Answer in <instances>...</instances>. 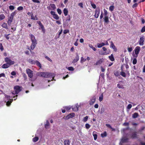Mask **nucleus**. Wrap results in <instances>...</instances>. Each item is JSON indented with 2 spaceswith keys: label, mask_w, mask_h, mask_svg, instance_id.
Instances as JSON below:
<instances>
[{
  "label": "nucleus",
  "mask_w": 145,
  "mask_h": 145,
  "mask_svg": "<svg viewBox=\"0 0 145 145\" xmlns=\"http://www.w3.org/2000/svg\"><path fill=\"white\" fill-rule=\"evenodd\" d=\"M16 11H14V12H12L10 15V17H12L13 18L14 16L16 14Z\"/></svg>",
  "instance_id": "obj_38"
},
{
  "label": "nucleus",
  "mask_w": 145,
  "mask_h": 145,
  "mask_svg": "<svg viewBox=\"0 0 145 145\" xmlns=\"http://www.w3.org/2000/svg\"><path fill=\"white\" fill-rule=\"evenodd\" d=\"M28 61L29 63L31 64H35V61L31 59H29Z\"/></svg>",
  "instance_id": "obj_29"
},
{
  "label": "nucleus",
  "mask_w": 145,
  "mask_h": 145,
  "mask_svg": "<svg viewBox=\"0 0 145 145\" xmlns=\"http://www.w3.org/2000/svg\"><path fill=\"white\" fill-rule=\"evenodd\" d=\"M63 12L65 16H66L68 14V10L66 8H65L63 9Z\"/></svg>",
  "instance_id": "obj_28"
},
{
  "label": "nucleus",
  "mask_w": 145,
  "mask_h": 145,
  "mask_svg": "<svg viewBox=\"0 0 145 145\" xmlns=\"http://www.w3.org/2000/svg\"><path fill=\"white\" fill-rule=\"evenodd\" d=\"M128 139V138L126 137L122 138L120 142V145H122V143L126 142L127 141Z\"/></svg>",
  "instance_id": "obj_12"
},
{
  "label": "nucleus",
  "mask_w": 145,
  "mask_h": 145,
  "mask_svg": "<svg viewBox=\"0 0 145 145\" xmlns=\"http://www.w3.org/2000/svg\"><path fill=\"white\" fill-rule=\"evenodd\" d=\"M9 9L11 10H13L14 9V7L12 5H10L9 6Z\"/></svg>",
  "instance_id": "obj_49"
},
{
  "label": "nucleus",
  "mask_w": 145,
  "mask_h": 145,
  "mask_svg": "<svg viewBox=\"0 0 145 145\" xmlns=\"http://www.w3.org/2000/svg\"><path fill=\"white\" fill-rule=\"evenodd\" d=\"M13 18L10 16L8 18V20L7 22V24L9 25H10L12 22Z\"/></svg>",
  "instance_id": "obj_18"
},
{
  "label": "nucleus",
  "mask_w": 145,
  "mask_h": 145,
  "mask_svg": "<svg viewBox=\"0 0 145 145\" xmlns=\"http://www.w3.org/2000/svg\"><path fill=\"white\" fill-rule=\"evenodd\" d=\"M85 127L87 129H89L91 127V125L88 123H86L85 125Z\"/></svg>",
  "instance_id": "obj_44"
},
{
  "label": "nucleus",
  "mask_w": 145,
  "mask_h": 145,
  "mask_svg": "<svg viewBox=\"0 0 145 145\" xmlns=\"http://www.w3.org/2000/svg\"><path fill=\"white\" fill-rule=\"evenodd\" d=\"M5 61L10 66L14 64L15 63L14 61H12L8 57H5Z\"/></svg>",
  "instance_id": "obj_4"
},
{
  "label": "nucleus",
  "mask_w": 145,
  "mask_h": 145,
  "mask_svg": "<svg viewBox=\"0 0 145 145\" xmlns=\"http://www.w3.org/2000/svg\"><path fill=\"white\" fill-rule=\"evenodd\" d=\"M22 86L17 85L14 87V89L15 91H22Z\"/></svg>",
  "instance_id": "obj_9"
},
{
  "label": "nucleus",
  "mask_w": 145,
  "mask_h": 145,
  "mask_svg": "<svg viewBox=\"0 0 145 145\" xmlns=\"http://www.w3.org/2000/svg\"><path fill=\"white\" fill-rule=\"evenodd\" d=\"M45 58L47 60H48L50 62H52V60L47 56H46L45 57Z\"/></svg>",
  "instance_id": "obj_61"
},
{
  "label": "nucleus",
  "mask_w": 145,
  "mask_h": 145,
  "mask_svg": "<svg viewBox=\"0 0 145 145\" xmlns=\"http://www.w3.org/2000/svg\"><path fill=\"white\" fill-rule=\"evenodd\" d=\"M138 116V114L137 113H135L133 114L132 117L133 118H137Z\"/></svg>",
  "instance_id": "obj_26"
},
{
  "label": "nucleus",
  "mask_w": 145,
  "mask_h": 145,
  "mask_svg": "<svg viewBox=\"0 0 145 145\" xmlns=\"http://www.w3.org/2000/svg\"><path fill=\"white\" fill-rule=\"evenodd\" d=\"M68 69L70 71H73L74 68L72 67H69L68 68Z\"/></svg>",
  "instance_id": "obj_50"
},
{
  "label": "nucleus",
  "mask_w": 145,
  "mask_h": 145,
  "mask_svg": "<svg viewBox=\"0 0 145 145\" xmlns=\"http://www.w3.org/2000/svg\"><path fill=\"white\" fill-rule=\"evenodd\" d=\"M110 43L111 44L110 45V47L112 48L114 51H116L117 50V48L114 44L113 42L112 41H111Z\"/></svg>",
  "instance_id": "obj_16"
},
{
  "label": "nucleus",
  "mask_w": 145,
  "mask_h": 145,
  "mask_svg": "<svg viewBox=\"0 0 145 145\" xmlns=\"http://www.w3.org/2000/svg\"><path fill=\"white\" fill-rule=\"evenodd\" d=\"M144 36L141 37L139 40V44L140 45L142 46L144 44Z\"/></svg>",
  "instance_id": "obj_15"
},
{
  "label": "nucleus",
  "mask_w": 145,
  "mask_h": 145,
  "mask_svg": "<svg viewBox=\"0 0 145 145\" xmlns=\"http://www.w3.org/2000/svg\"><path fill=\"white\" fill-rule=\"evenodd\" d=\"M114 75L117 77L120 76V72L118 71H114Z\"/></svg>",
  "instance_id": "obj_27"
},
{
  "label": "nucleus",
  "mask_w": 145,
  "mask_h": 145,
  "mask_svg": "<svg viewBox=\"0 0 145 145\" xmlns=\"http://www.w3.org/2000/svg\"><path fill=\"white\" fill-rule=\"evenodd\" d=\"M96 100V98L95 96H93L89 101V104L90 105H93L95 102Z\"/></svg>",
  "instance_id": "obj_13"
},
{
  "label": "nucleus",
  "mask_w": 145,
  "mask_h": 145,
  "mask_svg": "<svg viewBox=\"0 0 145 145\" xmlns=\"http://www.w3.org/2000/svg\"><path fill=\"white\" fill-rule=\"evenodd\" d=\"M32 1L34 3H39L40 2L38 0H32Z\"/></svg>",
  "instance_id": "obj_63"
},
{
  "label": "nucleus",
  "mask_w": 145,
  "mask_h": 145,
  "mask_svg": "<svg viewBox=\"0 0 145 145\" xmlns=\"http://www.w3.org/2000/svg\"><path fill=\"white\" fill-rule=\"evenodd\" d=\"M35 64L37 65V66L39 67L40 68H41V65L38 61L37 60L35 61Z\"/></svg>",
  "instance_id": "obj_24"
},
{
  "label": "nucleus",
  "mask_w": 145,
  "mask_h": 145,
  "mask_svg": "<svg viewBox=\"0 0 145 145\" xmlns=\"http://www.w3.org/2000/svg\"><path fill=\"white\" fill-rule=\"evenodd\" d=\"M88 116H87L85 117L83 119V121L84 122H86V121L88 120Z\"/></svg>",
  "instance_id": "obj_51"
},
{
  "label": "nucleus",
  "mask_w": 145,
  "mask_h": 145,
  "mask_svg": "<svg viewBox=\"0 0 145 145\" xmlns=\"http://www.w3.org/2000/svg\"><path fill=\"white\" fill-rule=\"evenodd\" d=\"M107 136V133L106 132H105L104 133L101 134V136L102 137H106Z\"/></svg>",
  "instance_id": "obj_40"
},
{
  "label": "nucleus",
  "mask_w": 145,
  "mask_h": 145,
  "mask_svg": "<svg viewBox=\"0 0 145 145\" xmlns=\"http://www.w3.org/2000/svg\"><path fill=\"white\" fill-rule=\"evenodd\" d=\"M95 14L94 15V16L95 18H97L99 17L100 12V9L99 8H97V9L95 10Z\"/></svg>",
  "instance_id": "obj_7"
},
{
  "label": "nucleus",
  "mask_w": 145,
  "mask_h": 145,
  "mask_svg": "<svg viewBox=\"0 0 145 145\" xmlns=\"http://www.w3.org/2000/svg\"><path fill=\"white\" fill-rule=\"evenodd\" d=\"M132 105L131 104H129L127 106V108L128 109H130L132 107Z\"/></svg>",
  "instance_id": "obj_57"
},
{
  "label": "nucleus",
  "mask_w": 145,
  "mask_h": 145,
  "mask_svg": "<svg viewBox=\"0 0 145 145\" xmlns=\"http://www.w3.org/2000/svg\"><path fill=\"white\" fill-rule=\"evenodd\" d=\"M75 114L74 113H71L69 114L67 116L65 117L66 120H68L70 118H72L74 117Z\"/></svg>",
  "instance_id": "obj_10"
},
{
  "label": "nucleus",
  "mask_w": 145,
  "mask_h": 145,
  "mask_svg": "<svg viewBox=\"0 0 145 145\" xmlns=\"http://www.w3.org/2000/svg\"><path fill=\"white\" fill-rule=\"evenodd\" d=\"M121 72L120 74L123 77H125L126 74L123 71V69L122 67H121Z\"/></svg>",
  "instance_id": "obj_22"
},
{
  "label": "nucleus",
  "mask_w": 145,
  "mask_h": 145,
  "mask_svg": "<svg viewBox=\"0 0 145 145\" xmlns=\"http://www.w3.org/2000/svg\"><path fill=\"white\" fill-rule=\"evenodd\" d=\"M103 99V94L102 93L99 97V100L100 102H101Z\"/></svg>",
  "instance_id": "obj_36"
},
{
  "label": "nucleus",
  "mask_w": 145,
  "mask_h": 145,
  "mask_svg": "<svg viewBox=\"0 0 145 145\" xmlns=\"http://www.w3.org/2000/svg\"><path fill=\"white\" fill-rule=\"evenodd\" d=\"M108 58L111 61H114V58L113 54H111L110 56H109Z\"/></svg>",
  "instance_id": "obj_23"
},
{
  "label": "nucleus",
  "mask_w": 145,
  "mask_h": 145,
  "mask_svg": "<svg viewBox=\"0 0 145 145\" xmlns=\"http://www.w3.org/2000/svg\"><path fill=\"white\" fill-rule=\"evenodd\" d=\"M140 48L139 46H137L135 50V52L136 55H138L140 50Z\"/></svg>",
  "instance_id": "obj_14"
},
{
  "label": "nucleus",
  "mask_w": 145,
  "mask_h": 145,
  "mask_svg": "<svg viewBox=\"0 0 145 145\" xmlns=\"http://www.w3.org/2000/svg\"><path fill=\"white\" fill-rule=\"evenodd\" d=\"M10 35V34H8L7 35H5V37L8 40L9 39V37L8 36V35Z\"/></svg>",
  "instance_id": "obj_62"
},
{
  "label": "nucleus",
  "mask_w": 145,
  "mask_h": 145,
  "mask_svg": "<svg viewBox=\"0 0 145 145\" xmlns=\"http://www.w3.org/2000/svg\"><path fill=\"white\" fill-rule=\"evenodd\" d=\"M79 106L77 104L73 105L72 106V108L73 110L74 111H77L78 110Z\"/></svg>",
  "instance_id": "obj_11"
},
{
  "label": "nucleus",
  "mask_w": 145,
  "mask_h": 145,
  "mask_svg": "<svg viewBox=\"0 0 145 145\" xmlns=\"http://www.w3.org/2000/svg\"><path fill=\"white\" fill-rule=\"evenodd\" d=\"M23 9V8L22 6H20L17 8V10L19 11L22 10Z\"/></svg>",
  "instance_id": "obj_53"
},
{
  "label": "nucleus",
  "mask_w": 145,
  "mask_h": 145,
  "mask_svg": "<svg viewBox=\"0 0 145 145\" xmlns=\"http://www.w3.org/2000/svg\"><path fill=\"white\" fill-rule=\"evenodd\" d=\"M105 22L106 24H108L109 22L108 17V16H105L104 18Z\"/></svg>",
  "instance_id": "obj_25"
},
{
  "label": "nucleus",
  "mask_w": 145,
  "mask_h": 145,
  "mask_svg": "<svg viewBox=\"0 0 145 145\" xmlns=\"http://www.w3.org/2000/svg\"><path fill=\"white\" fill-rule=\"evenodd\" d=\"M57 11L58 13L60 15L62 13V11L59 8H57Z\"/></svg>",
  "instance_id": "obj_47"
},
{
  "label": "nucleus",
  "mask_w": 145,
  "mask_h": 145,
  "mask_svg": "<svg viewBox=\"0 0 145 145\" xmlns=\"http://www.w3.org/2000/svg\"><path fill=\"white\" fill-rule=\"evenodd\" d=\"M105 111V108L103 107H102L101 110V114L103 113Z\"/></svg>",
  "instance_id": "obj_54"
},
{
  "label": "nucleus",
  "mask_w": 145,
  "mask_h": 145,
  "mask_svg": "<svg viewBox=\"0 0 145 145\" xmlns=\"http://www.w3.org/2000/svg\"><path fill=\"white\" fill-rule=\"evenodd\" d=\"M137 63V60L136 58H135L133 59V65L136 64Z\"/></svg>",
  "instance_id": "obj_42"
},
{
  "label": "nucleus",
  "mask_w": 145,
  "mask_h": 145,
  "mask_svg": "<svg viewBox=\"0 0 145 145\" xmlns=\"http://www.w3.org/2000/svg\"><path fill=\"white\" fill-rule=\"evenodd\" d=\"M50 6H51V8L53 10H55L56 9V6L54 4H50Z\"/></svg>",
  "instance_id": "obj_33"
},
{
  "label": "nucleus",
  "mask_w": 145,
  "mask_h": 145,
  "mask_svg": "<svg viewBox=\"0 0 145 145\" xmlns=\"http://www.w3.org/2000/svg\"><path fill=\"white\" fill-rule=\"evenodd\" d=\"M65 108L67 110H69L71 109V107L70 106H65Z\"/></svg>",
  "instance_id": "obj_60"
},
{
  "label": "nucleus",
  "mask_w": 145,
  "mask_h": 145,
  "mask_svg": "<svg viewBox=\"0 0 145 145\" xmlns=\"http://www.w3.org/2000/svg\"><path fill=\"white\" fill-rule=\"evenodd\" d=\"M1 26L4 28H5L6 29H8L7 24L5 23H3L2 24Z\"/></svg>",
  "instance_id": "obj_32"
},
{
  "label": "nucleus",
  "mask_w": 145,
  "mask_h": 145,
  "mask_svg": "<svg viewBox=\"0 0 145 145\" xmlns=\"http://www.w3.org/2000/svg\"><path fill=\"white\" fill-rule=\"evenodd\" d=\"M69 32V30L68 29H65L63 33L65 34Z\"/></svg>",
  "instance_id": "obj_55"
},
{
  "label": "nucleus",
  "mask_w": 145,
  "mask_h": 145,
  "mask_svg": "<svg viewBox=\"0 0 145 145\" xmlns=\"http://www.w3.org/2000/svg\"><path fill=\"white\" fill-rule=\"evenodd\" d=\"M5 18V16L4 15L2 14L0 15V21L4 19Z\"/></svg>",
  "instance_id": "obj_34"
},
{
  "label": "nucleus",
  "mask_w": 145,
  "mask_h": 145,
  "mask_svg": "<svg viewBox=\"0 0 145 145\" xmlns=\"http://www.w3.org/2000/svg\"><path fill=\"white\" fill-rule=\"evenodd\" d=\"M20 91H12V95H14L15 94H18Z\"/></svg>",
  "instance_id": "obj_46"
},
{
  "label": "nucleus",
  "mask_w": 145,
  "mask_h": 145,
  "mask_svg": "<svg viewBox=\"0 0 145 145\" xmlns=\"http://www.w3.org/2000/svg\"><path fill=\"white\" fill-rule=\"evenodd\" d=\"M0 49L1 51H3L4 50V48L2 44L1 43H0Z\"/></svg>",
  "instance_id": "obj_45"
},
{
  "label": "nucleus",
  "mask_w": 145,
  "mask_h": 145,
  "mask_svg": "<svg viewBox=\"0 0 145 145\" xmlns=\"http://www.w3.org/2000/svg\"><path fill=\"white\" fill-rule=\"evenodd\" d=\"M104 15L105 16H107V15L108 14V12H107V11L105 9H104Z\"/></svg>",
  "instance_id": "obj_43"
},
{
  "label": "nucleus",
  "mask_w": 145,
  "mask_h": 145,
  "mask_svg": "<svg viewBox=\"0 0 145 145\" xmlns=\"http://www.w3.org/2000/svg\"><path fill=\"white\" fill-rule=\"evenodd\" d=\"M138 4L137 3H135L132 6V7L133 8L136 7L138 6Z\"/></svg>",
  "instance_id": "obj_59"
},
{
  "label": "nucleus",
  "mask_w": 145,
  "mask_h": 145,
  "mask_svg": "<svg viewBox=\"0 0 145 145\" xmlns=\"http://www.w3.org/2000/svg\"><path fill=\"white\" fill-rule=\"evenodd\" d=\"M26 71L28 77L31 78H32L33 76V71L29 69H26Z\"/></svg>",
  "instance_id": "obj_5"
},
{
  "label": "nucleus",
  "mask_w": 145,
  "mask_h": 145,
  "mask_svg": "<svg viewBox=\"0 0 145 145\" xmlns=\"http://www.w3.org/2000/svg\"><path fill=\"white\" fill-rule=\"evenodd\" d=\"M86 60V59H84L83 57H82L81 58V61L82 63Z\"/></svg>",
  "instance_id": "obj_48"
},
{
  "label": "nucleus",
  "mask_w": 145,
  "mask_h": 145,
  "mask_svg": "<svg viewBox=\"0 0 145 145\" xmlns=\"http://www.w3.org/2000/svg\"><path fill=\"white\" fill-rule=\"evenodd\" d=\"M106 125L107 127L110 128L111 129H112V130H114L112 128V127H111V126H110V124H106Z\"/></svg>",
  "instance_id": "obj_56"
},
{
  "label": "nucleus",
  "mask_w": 145,
  "mask_h": 145,
  "mask_svg": "<svg viewBox=\"0 0 145 145\" xmlns=\"http://www.w3.org/2000/svg\"><path fill=\"white\" fill-rule=\"evenodd\" d=\"M93 135L94 137V140H96L97 138V132L96 131H94L93 132Z\"/></svg>",
  "instance_id": "obj_21"
},
{
  "label": "nucleus",
  "mask_w": 145,
  "mask_h": 145,
  "mask_svg": "<svg viewBox=\"0 0 145 145\" xmlns=\"http://www.w3.org/2000/svg\"><path fill=\"white\" fill-rule=\"evenodd\" d=\"M29 35L32 42L30 46L32 50H33L37 44V40L33 35L30 34Z\"/></svg>",
  "instance_id": "obj_2"
},
{
  "label": "nucleus",
  "mask_w": 145,
  "mask_h": 145,
  "mask_svg": "<svg viewBox=\"0 0 145 145\" xmlns=\"http://www.w3.org/2000/svg\"><path fill=\"white\" fill-rule=\"evenodd\" d=\"M49 125V121L47 120L46 121V123L45 125V127L46 128H47L48 127Z\"/></svg>",
  "instance_id": "obj_39"
},
{
  "label": "nucleus",
  "mask_w": 145,
  "mask_h": 145,
  "mask_svg": "<svg viewBox=\"0 0 145 145\" xmlns=\"http://www.w3.org/2000/svg\"><path fill=\"white\" fill-rule=\"evenodd\" d=\"M38 24H39V26L41 28V29L42 30V31L43 33H45V29L44 28V25L42 24V23L40 21H39L37 22Z\"/></svg>",
  "instance_id": "obj_8"
},
{
  "label": "nucleus",
  "mask_w": 145,
  "mask_h": 145,
  "mask_svg": "<svg viewBox=\"0 0 145 145\" xmlns=\"http://www.w3.org/2000/svg\"><path fill=\"white\" fill-rule=\"evenodd\" d=\"M50 13L53 16V18L55 19L58 20L59 19V17L57 14H55V12L54 11H51Z\"/></svg>",
  "instance_id": "obj_6"
},
{
  "label": "nucleus",
  "mask_w": 145,
  "mask_h": 145,
  "mask_svg": "<svg viewBox=\"0 0 145 145\" xmlns=\"http://www.w3.org/2000/svg\"><path fill=\"white\" fill-rule=\"evenodd\" d=\"M5 99H7V100H5V102L6 103V105L7 106H9L11 103L13 101V99H10V98L12 97H14L12 95H5Z\"/></svg>",
  "instance_id": "obj_3"
},
{
  "label": "nucleus",
  "mask_w": 145,
  "mask_h": 145,
  "mask_svg": "<svg viewBox=\"0 0 145 145\" xmlns=\"http://www.w3.org/2000/svg\"><path fill=\"white\" fill-rule=\"evenodd\" d=\"M79 57L77 53L76 54V56L74 59L72 61V63H75L77 62L79 60Z\"/></svg>",
  "instance_id": "obj_17"
},
{
  "label": "nucleus",
  "mask_w": 145,
  "mask_h": 145,
  "mask_svg": "<svg viewBox=\"0 0 145 145\" xmlns=\"http://www.w3.org/2000/svg\"><path fill=\"white\" fill-rule=\"evenodd\" d=\"M132 137L133 138H137V135L136 133L134 132L132 134Z\"/></svg>",
  "instance_id": "obj_31"
},
{
  "label": "nucleus",
  "mask_w": 145,
  "mask_h": 145,
  "mask_svg": "<svg viewBox=\"0 0 145 145\" xmlns=\"http://www.w3.org/2000/svg\"><path fill=\"white\" fill-rule=\"evenodd\" d=\"M114 8V7L113 6H111L109 8L110 10L111 11H113Z\"/></svg>",
  "instance_id": "obj_41"
},
{
  "label": "nucleus",
  "mask_w": 145,
  "mask_h": 145,
  "mask_svg": "<svg viewBox=\"0 0 145 145\" xmlns=\"http://www.w3.org/2000/svg\"><path fill=\"white\" fill-rule=\"evenodd\" d=\"M90 4L92 8H93L94 9H95L96 8V6L94 3H93L91 1L90 2Z\"/></svg>",
  "instance_id": "obj_37"
},
{
  "label": "nucleus",
  "mask_w": 145,
  "mask_h": 145,
  "mask_svg": "<svg viewBox=\"0 0 145 145\" xmlns=\"http://www.w3.org/2000/svg\"><path fill=\"white\" fill-rule=\"evenodd\" d=\"M37 75L40 77L45 78L52 77V79L51 80V81L53 80L54 77V74L48 72H38Z\"/></svg>",
  "instance_id": "obj_1"
},
{
  "label": "nucleus",
  "mask_w": 145,
  "mask_h": 145,
  "mask_svg": "<svg viewBox=\"0 0 145 145\" xmlns=\"http://www.w3.org/2000/svg\"><path fill=\"white\" fill-rule=\"evenodd\" d=\"M97 46L98 48H100L102 47L103 46L101 44V43H98L97 44Z\"/></svg>",
  "instance_id": "obj_58"
},
{
  "label": "nucleus",
  "mask_w": 145,
  "mask_h": 145,
  "mask_svg": "<svg viewBox=\"0 0 145 145\" xmlns=\"http://www.w3.org/2000/svg\"><path fill=\"white\" fill-rule=\"evenodd\" d=\"M39 140V138L38 137H35L33 138V141L34 142H37Z\"/></svg>",
  "instance_id": "obj_35"
},
{
  "label": "nucleus",
  "mask_w": 145,
  "mask_h": 145,
  "mask_svg": "<svg viewBox=\"0 0 145 145\" xmlns=\"http://www.w3.org/2000/svg\"><path fill=\"white\" fill-rule=\"evenodd\" d=\"M10 65L8 63H6L3 64L2 66V67L3 69H7L9 67Z\"/></svg>",
  "instance_id": "obj_20"
},
{
  "label": "nucleus",
  "mask_w": 145,
  "mask_h": 145,
  "mask_svg": "<svg viewBox=\"0 0 145 145\" xmlns=\"http://www.w3.org/2000/svg\"><path fill=\"white\" fill-rule=\"evenodd\" d=\"M141 32V33H143L145 32V26L143 27L142 28Z\"/></svg>",
  "instance_id": "obj_52"
},
{
  "label": "nucleus",
  "mask_w": 145,
  "mask_h": 145,
  "mask_svg": "<svg viewBox=\"0 0 145 145\" xmlns=\"http://www.w3.org/2000/svg\"><path fill=\"white\" fill-rule=\"evenodd\" d=\"M103 58H101L100 60L97 61L96 63L95 64V65H97L101 64L104 61Z\"/></svg>",
  "instance_id": "obj_19"
},
{
  "label": "nucleus",
  "mask_w": 145,
  "mask_h": 145,
  "mask_svg": "<svg viewBox=\"0 0 145 145\" xmlns=\"http://www.w3.org/2000/svg\"><path fill=\"white\" fill-rule=\"evenodd\" d=\"M64 145H69L70 141L69 140H67L64 141Z\"/></svg>",
  "instance_id": "obj_30"
},
{
  "label": "nucleus",
  "mask_w": 145,
  "mask_h": 145,
  "mask_svg": "<svg viewBox=\"0 0 145 145\" xmlns=\"http://www.w3.org/2000/svg\"><path fill=\"white\" fill-rule=\"evenodd\" d=\"M78 5L81 8H83V5L82 3H78Z\"/></svg>",
  "instance_id": "obj_64"
}]
</instances>
